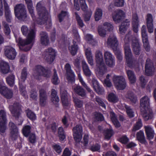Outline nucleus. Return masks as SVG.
Returning a JSON list of instances; mask_svg holds the SVG:
<instances>
[{
	"instance_id": "nucleus-12",
	"label": "nucleus",
	"mask_w": 156,
	"mask_h": 156,
	"mask_svg": "<svg viewBox=\"0 0 156 156\" xmlns=\"http://www.w3.org/2000/svg\"><path fill=\"white\" fill-rule=\"evenodd\" d=\"M7 123L6 112L3 110H1L0 111V132L1 133L5 132L6 129Z\"/></svg>"
},
{
	"instance_id": "nucleus-34",
	"label": "nucleus",
	"mask_w": 156,
	"mask_h": 156,
	"mask_svg": "<svg viewBox=\"0 0 156 156\" xmlns=\"http://www.w3.org/2000/svg\"><path fill=\"white\" fill-rule=\"evenodd\" d=\"M130 25V21L127 19L125 20L122 23L120 26L119 30L121 34L124 33L126 30L127 28Z\"/></svg>"
},
{
	"instance_id": "nucleus-64",
	"label": "nucleus",
	"mask_w": 156,
	"mask_h": 156,
	"mask_svg": "<svg viewBox=\"0 0 156 156\" xmlns=\"http://www.w3.org/2000/svg\"><path fill=\"white\" fill-rule=\"evenodd\" d=\"M96 101L98 104L102 108L106 109V106L102 99L98 97H96Z\"/></svg>"
},
{
	"instance_id": "nucleus-13",
	"label": "nucleus",
	"mask_w": 156,
	"mask_h": 156,
	"mask_svg": "<svg viewBox=\"0 0 156 156\" xmlns=\"http://www.w3.org/2000/svg\"><path fill=\"white\" fill-rule=\"evenodd\" d=\"M0 93L8 99L11 98L13 95L12 90L6 87L3 81L0 82Z\"/></svg>"
},
{
	"instance_id": "nucleus-10",
	"label": "nucleus",
	"mask_w": 156,
	"mask_h": 156,
	"mask_svg": "<svg viewBox=\"0 0 156 156\" xmlns=\"http://www.w3.org/2000/svg\"><path fill=\"white\" fill-rule=\"evenodd\" d=\"M107 44L108 47L112 48L114 51H117L118 41L114 34H112L109 36L107 41Z\"/></svg>"
},
{
	"instance_id": "nucleus-29",
	"label": "nucleus",
	"mask_w": 156,
	"mask_h": 156,
	"mask_svg": "<svg viewBox=\"0 0 156 156\" xmlns=\"http://www.w3.org/2000/svg\"><path fill=\"white\" fill-rule=\"evenodd\" d=\"M82 66L84 74L87 77H90L92 74V73L85 60L82 62Z\"/></svg>"
},
{
	"instance_id": "nucleus-33",
	"label": "nucleus",
	"mask_w": 156,
	"mask_h": 156,
	"mask_svg": "<svg viewBox=\"0 0 156 156\" xmlns=\"http://www.w3.org/2000/svg\"><path fill=\"white\" fill-rule=\"evenodd\" d=\"M40 34L41 44L45 46L48 45L49 40L48 35L47 33L45 32H41Z\"/></svg>"
},
{
	"instance_id": "nucleus-51",
	"label": "nucleus",
	"mask_w": 156,
	"mask_h": 156,
	"mask_svg": "<svg viewBox=\"0 0 156 156\" xmlns=\"http://www.w3.org/2000/svg\"><path fill=\"white\" fill-rule=\"evenodd\" d=\"M58 134L60 140L63 141L66 138L64 132L62 127H60L58 128Z\"/></svg>"
},
{
	"instance_id": "nucleus-44",
	"label": "nucleus",
	"mask_w": 156,
	"mask_h": 156,
	"mask_svg": "<svg viewBox=\"0 0 156 156\" xmlns=\"http://www.w3.org/2000/svg\"><path fill=\"white\" fill-rule=\"evenodd\" d=\"M148 59L147 58V61ZM155 70V68L153 65L150 66L147 63V76H152L154 75Z\"/></svg>"
},
{
	"instance_id": "nucleus-40",
	"label": "nucleus",
	"mask_w": 156,
	"mask_h": 156,
	"mask_svg": "<svg viewBox=\"0 0 156 156\" xmlns=\"http://www.w3.org/2000/svg\"><path fill=\"white\" fill-rule=\"evenodd\" d=\"M73 44L71 46H69V51L72 55L74 56L76 54L78 50V46L76 44V41L74 40L73 41Z\"/></svg>"
},
{
	"instance_id": "nucleus-49",
	"label": "nucleus",
	"mask_w": 156,
	"mask_h": 156,
	"mask_svg": "<svg viewBox=\"0 0 156 156\" xmlns=\"http://www.w3.org/2000/svg\"><path fill=\"white\" fill-rule=\"evenodd\" d=\"M137 138L138 140L141 143H143L145 142V139L144 132L140 130L136 134Z\"/></svg>"
},
{
	"instance_id": "nucleus-18",
	"label": "nucleus",
	"mask_w": 156,
	"mask_h": 156,
	"mask_svg": "<svg viewBox=\"0 0 156 156\" xmlns=\"http://www.w3.org/2000/svg\"><path fill=\"white\" fill-rule=\"evenodd\" d=\"M46 57L47 61L51 64L54 61L56 55V52L52 48H48L46 51Z\"/></svg>"
},
{
	"instance_id": "nucleus-37",
	"label": "nucleus",
	"mask_w": 156,
	"mask_h": 156,
	"mask_svg": "<svg viewBox=\"0 0 156 156\" xmlns=\"http://www.w3.org/2000/svg\"><path fill=\"white\" fill-rule=\"evenodd\" d=\"M126 72L130 83L131 84L134 83L136 81V77L133 72L129 70H127Z\"/></svg>"
},
{
	"instance_id": "nucleus-20",
	"label": "nucleus",
	"mask_w": 156,
	"mask_h": 156,
	"mask_svg": "<svg viewBox=\"0 0 156 156\" xmlns=\"http://www.w3.org/2000/svg\"><path fill=\"white\" fill-rule=\"evenodd\" d=\"M140 104L141 115L145 120L146 117V96L141 99Z\"/></svg>"
},
{
	"instance_id": "nucleus-43",
	"label": "nucleus",
	"mask_w": 156,
	"mask_h": 156,
	"mask_svg": "<svg viewBox=\"0 0 156 156\" xmlns=\"http://www.w3.org/2000/svg\"><path fill=\"white\" fill-rule=\"evenodd\" d=\"M51 100L53 104H56L59 101V98L57 96L56 91L53 89L51 90Z\"/></svg>"
},
{
	"instance_id": "nucleus-48",
	"label": "nucleus",
	"mask_w": 156,
	"mask_h": 156,
	"mask_svg": "<svg viewBox=\"0 0 156 156\" xmlns=\"http://www.w3.org/2000/svg\"><path fill=\"white\" fill-rule=\"evenodd\" d=\"M102 16V10L100 8H97L95 13V19L96 21H98L101 18Z\"/></svg>"
},
{
	"instance_id": "nucleus-53",
	"label": "nucleus",
	"mask_w": 156,
	"mask_h": 156,
	"mask_svg": "<svg viewBox=\"0 0 156 156\" xmlns=\"http://www.w3.org/2000/svg\"><path fill=\"white\" fill-rule=\"evenodd\" d=\"M54 75L52 79V83L55 85H57L59 83V80L57 74L56 70L55 69L54 70Z\"/></svg>"
},
{
	"instance_id": "nucleus-50",
	"label": "nucleus",
	"mask_w": 156,
	"mask_h": 156,
	"mask_svg": "<svg viewBox=\"0 0 156 156\" xmlns=\"http://www.w3.org/2000/svg\"><path fill=\"white\" fill-rule=\"evenodd\" d=\"M19 87L20 91L21 92V94L25 98H27L28 96L27 92L25 90V87L23 86L22 84H21L20 83H19Z\"/></svg>"
},
{
	"instance_id": "nucleus-32",
	"label": "nucleus",
	"mask_w": 156,
	"mask_h": 156,
	"mask_svg": "<svg viewBox=\"0 0 156 156\" xmlns=\"http://www.w3.org/2000/svg\"><path fill=\"white\" fill-rule=\"evenodd\" d=\"M86 57L88 63L91 66L94 65L93 55L90 48L86 49L85 50Z\"/></svg>"
},
{
	"instance_id": "nucleus-14",
	"label": "nucleus",
	"mask_w": 156,
	"mask_h": 156,
	"mask_svg": "<svg viewBox=\"0 0 156 156\" xmlns=\"http://www.w3.org/2000/svg\"><path fill=\"white\" fill-rule=\"evenodd\" d=\"M74 139L76 142H79L81 140L82 136V128L80 125H77L73 129Z\"/></svg>"
},
{
	"instance_id": "nucleus-31",
	"label": "nucleus",
	"mask_w": 156,
	"mask_h": 156,
	"mask_svg": "<svg viewBox=\"0 0 156 156\" xmlns=\"http://www.w3.org/2000/svg\"><path fill=\"white\" fill-rule=\"evenodd\" d=\"M93 83L94 88L96 92L99 94H103L104 93V89L102 87L100 86L98 81L94 80Z\"/></svg>"
},
{
	"instance_id": "nucleus-26",
	"label": "nucleus",
	"mask_w": 156,
	"mask_h": 156,
	"mask_svg": "<svg viewBox=\"0 0 156 156\" xmlns=\"http://www.w3.org/2000/svg\"><path fill=\"white\" fill-rule=\"evenodd\" d=\"M3 3L5 10V14L6 20L8 22H11L12 16L9 7L5 0H3Z\"/></svg>"
},
{
	"instance_id": "nucleus-57",
	"label": "nucleus",
	"mask_w": 156,
	"mask_h": 156,
	"mask_svg": "<svg viewBox=\"0 0 156 156\" xmlns=\"http://www.w3.org/2000/svg\"><path fill=\"white\" fill-rule=\"evenodd\" d=\"M27 115L28 118L32 120H34L36 119L35 114L31 110L28 109L26 110Z\"/></svg>"
},
{
	"instance_id": "nucleus-22",
	"label": "nucleus",
	"mask_w": 156,
	"mask_h": 156,
	"mask_svg": "<svg viewBox=\"0 0 156 156\" xmlns=\"http://www.w3.org/2000/svg\"><path fill=\"white\" fill-rule=\"evenodd\" d=\"M40 104L41 106H44L46 104L47 96L45 90L41 88L39 90Z\"/></svg>"
},
{
	"instance_id": "nucleus-16",
	"label": "nucleus",
	"mask_w": 156,
	"mask_h": 156,
	"mask_svg": "<svg viewBox=\"0 0 156 156\" xmlns=\"http://www.w3.org/2000/svg\"><path fill=\"white\" fill-rule=\"evenodd\" d=\"M5 55L9 59H14L17 54L15 48L11 46H7L4 48Z\"/></svg>"
},
{
	"instance_id": "nucleus-3",
	"label": "nucleus",
	"mask_w": 156,
	"mask_h": 156,
	"mask_svg": "<svg viewBox=\"0 0 156 156\" xmlns=\"http://www.w3.org/2000/svg\"><path fill=\"white\" fill-rule=\"evenodd\" d=\"M131 31H129L125 36L124 39V48L127 66L130 68L135 69L138 68L139 64L137 61L133 58L129 47V42L131 38Z\"/></svg>"
},
{
	"instance_id": "nucleus-45",
	"label": "nucleus",
	"mask_w": 156,
	"mask_h": 156,
	"mask_svg": "<svg viewBox=\"0 0 156 156\" xmlns=\"http://www.w3.org/2000/svg\"><path fill=\"white\" fill-rule=\"evenodd\" d=\"M15 76L12 74L9 75L6 78V81L8 84L10 86H13L15 81Z\"/></svg>"
},
{
	"instance_id": "nucleus-25",
	"label": "nucleus",
	"mask_w": 156,
	"mask_h": 156,
	"mask_svg": "<svg viewBox=\"0 0 156 156\" xmlns=\"http://www.w3.org/2000/svg\"><path fill=\"white\" fill-rule=\"evenodd\" d=\"M153 19L151 14H147V28L148 32L151 33L153 32Z\"/></svg>"
},
{
	"instance_id": "nucleus-19",
	"label": "nucleus",
	"mask_w": 156,
	"mask_h": 156,
	"mask_svg": "<svg viewBox=\"0 0 156 156\" xmlns=\"http://www.w3.org/2000/svg\"><path fill=\"white\" fill-rule=\"evenodd\" d=\"M125 12L122 10H118L113 15V20L116 23H119L125 17Z\"/></svg>"
},
{
	"instance_id": "nucleus-55",
	"label": "nucleus",
	"mask_w": 156,
	"mask_h": 156,
	"mask_svg": "<svg viewBox=\"0 0 156 156\" xmlns=\"http://www.w3.org/2000/svg\"><path fill=\"white\" fill-rule=\"evenodd\" d=\"M112 74H108L106 76V79L105 80L104 84L108 87H110L112 86V83L109 79Z\"/></svg>"
},
{
	"instance_id": "nucleus-61",
	"label": "nucleus",
	"mask_w": 156,
	"mask_h": 156,
	"mask_svg": "<svg viewBox=\"0 0 156 156\" xmlns=\"http://www.w3.org/2000/svg\"><path fill=\"white\" fill-rule=\"evenodd\" d=\"M52 147L53 150L58 154H60L62 152V147L58 144H53Z\"/></svg>"
},
{
	"instance_id": "nucleus-17",
	"label": "nucleus",
	"mask_w": 156,
	"mask_h": 156,
	"mask_svg": "<svg viewBox=\"0 0 156 156\" xmlns=\"http://www.w3.org/2000/svg\"><path fill=\"white\" fill-rule=\"evenodd\" d=\"M65 69L67 74V79L69 83H73L75 81V75L72 70L70 65L66 63L65 65Z\"/></svg>"
},
{
	"instance_id": "nucleus-8",
	"label": "nucleus",
	"mask_w": 156,
	"mask_h": 156,
	"mask_svg": "<svg viewBox=\"0 0 156 156\" xmlns=\"http://www.w3.org/2000/svg\"><path fill=\"white\" fill-rule=\"evenodd\" d=\"M9 108L13 116H15L17 120L19 119L20 120V123L18 124L21 125L23 121L20 115L21 110L20 104L17 103H15L12 105H9Z\"/></svg>"
},
{
	"instance_id": "nucleus-28",
	"label": "nucleus",
	"mask_w": 156,
	"mask_h": 156,
	"mask_svg": "<svg viewBox=\"0 0 156 156\" xmlns=\"http://www.w3.org/2000/svg\"><path fill=\"white\" fill-rule=\"evenodd\" d=\"M0 69L2 73H8L10 71V66L8 63L4 61H1L0 63Z\"/></svg>"
},
{
	"instance_id": "nucleus-41",
	"label": "nucleus",
	"mask_w": 156,
	"mask_h": 156,
	"mask_svg": "<svg viewBox=\"0 0 156 156\" xmlns=\"http://www.w3.org/2000/svg\"><path fill=\"white\" fill-rule=\"evenodd\" d=\"M141 34L142 41L145 49L146 48V27L144 25L141 28Z\"/></svg>"
},
{
	"instance_id": "nucleus-15",
	"label": "nucleus",
	"mask_w": 156,
	"mask_h": 156,
	"mask_svg": "<svg viewBox=\"0 0 156 156\" xmlns=\"http://www.w3.org/2000/svg\"><path fill=\"white\" fill-rule=\"evenodd\" d=\"M79 1L82 10L86 12L83 15L84 20L85 22L88 21L90 19L92 13L91 11H87L88 7L85 0H79Z\"/></svg>"
},
{
	"instance_id": "nucleus-4",
	"label": "nucleus",
	"mask_w": 156,
	"mask_h": 156,
	"mask_svg": "<svg viewBox=\"0 0 156 156\" xmlns=\"http://www.w3.org/2000/svg\"><path fill=\"white\" fill-rule=\"evenodd\" d=\"M95 56L96 74L99 76H102L107 72V69L103 60L102 53L99 50H97L96 51Z\"/></svg>"
},
{
	"instance_id": "nucleus-54",
	"label": "nucleus",
	"mask_w": 156,
	"mask_h": 156,
	"mask_svg": "<svg viewBox=\"0 0 156 156\" xmlns=\"http://www.w3.org/2000/svg\"><path fill=\"white\" fill-rule=\"evenodd\" d=\"M142 126V124L141 120L140 119H138V121L134 125L132 129V131H135L138 130L140 129Z\"/></svg>"
},
{
	"instance_id": "nucleus-62",
	"label": "nucleus",
	"mask_w": 156,
	"mask_h": 156,
	"mask_svg": "<svg viewBox=\"0 0 156 156\" xmlns=\"http://www.w3.org/2000/svg\"><path fill=\"white\" fill-rule=\"evenodd\" d=\"M75 15L76 16V19L78 25L81 28L83 27L84 26V24L83 20H81V17L78 15L77 12H75Z\"/></svg>"
},
{
	"instance_id": "nucleus-60",
	"label": "nucleus",
	"mask_w": 156,
	"mask_h": 156,
	"mask_svg": "<svg viewBox=\"0 0 156 156\" xmlns=\"http://www.w3.org/2000/svg\"><path fill=\"white\" fill-rule=\"evenodd\" d=\"M2 24L4 27V31L5 34L8 35L10 32V30L8 24L4 21H2Z\"/></svg>"
},
{
	"instance_id": "nucleus-47",
	"label": "nucleus",
	"mask_w": 156,
	"mask_h": 156,
	"mask_svg": "<svg viewBox=\"0 0 156 156\" xmlns=\"http://www.w3.org/2000/svg\"><path fill=\"white\" fill-rule=\"evenodd\" d=\"M124 107L126 110V112L128 116L130 118H132L134 116V112L131 107L127 105H125Z\"/></svg>"
},
{
	"instance_id": "nucleus-24",
	"label": "nucleus",
	"mask_w": 156,
	"mask_h": 156,
	"mask_svg": "<svg viewBox=\"0 0 156 156\" xmlns=\"http://www.w3.org/2000/svg\"><path fill=\"white\" fill-rule=\"evenodd\" d=\"M138 18L136 13L133 15L132 25L133 31L137 33L138 31L139 24Z\"/></svg>"
},
{
	"instance_id": "nucleus-30",
	"label": "nucleus",
	"mask_w": 156,
	"mask_h": 156,
	"mask_svg": "<svg viewBox=\"0 0 156 156\" xmlns=\"http://www.w3.org/2000/svg\"><path fill=\"white\" fill-rule=\"evenodd\" d=\"M73 89L75 92L79 95L82 97H85L86 94L84 89L80 86L76 85L73 87Z\"/></svg>"
},
{
	"instance_id": "nucleus-56",
	"label": "nucleus",
	"mask_w": 156,
	"mask_h": 156,
	"mask_svg": "<svg viewBox=\"0 0 156 156\" xmlns=\"http://www.w3.org/2000/svg\"><path fill=\"white\" fill-rule=\"evenodd\" d=\"M113 131L111 129H106L105 131V139L109 140L112 136Z\"/></svg>"
},
{
	"instance_id": "nucleus-39",
	"label": "nucleus",
	"mask_w": 156,
	"mask_h": 156,
	"mask_svg": "<svg viewBox=\"0 0 156 156\" xmlns=\"http://www.w3.org/2000/svg\"><path fill=\"white\" fill-rule=\"evenodd\" d=\"M107 99L110 102L115 103L118 101V98L115 93H109L107 97Z\"/></svg>"
},
{
	"instance_id": "nucleus-1",
	"label": "nucleus",
	"mask_w": 156,
	"mask_h": 156,
	"mask_svg": "<svg viewBox=\"0 0 156 156\" xmlns=\"http://www.w3.org/2000/svg\"><path fill=\"white\" fill-rule=\"evenodd\" d=\"M27 7L33 20L36 23L41 25L46 23V25H48L49 27H51L50 16L45 7L42 5L41 2H38L37 5L36 9L39 16L37 20L35 16L33 4L27 5Z\"/></svg>"
},
{
	"instance_id": "nucleus-36",
	"label": "nucleus",
	"mask_w": 156,
	"mask_h": 156,
	"mask_svg": "<svg viewBox=\"0 0 156 156\" xmlns=\"http://www.w3.org/2000/svg\"><path fill=\"white\" fill-rule=\"evenodd\" d=\"M110 114L111 120L115 126L116 127H120V124L118 121L115 114L113 111H111Z\"/></svg>"
},
{
	"instance_id": "nucleus-5",
	"label": "nucleus",
	"mask_w": 156,
	"mask_h": 156,
	"mask_svg": "<svg viewBox=\"0 0 156 156\" xmlns=\"http://www.w3.org/2000/svg\"><path fill=\"white\" fill-rule=\"evenodd\" d=\"M112 79L114 86L119 90H123L127 86L125 78L122 76L114 75Z\"/></svg>"
},
{
	"instance_id": "nucleus-7",
	"label": "nucleus",
	"mask_w": 156,
	"mask_h": 156,
	"mask_svg": "<svg viewBox=\"0 0 156 156\" xmlns=\"http://www.w3.org/2000/svg\"><path fill=\"white\" fill-rule=\"evenodd\" d=\"M33 75L34 78L38 80L41 79L42 76L44 77H49L50 76V73L48 71L40 65L35 66L33 72Z\"/></svg>"
},
{
	"instance_id": "nucleus-58",
	"label": "nucleus",
	"mask_w": 156,
	"mask_h": 156,
	"mask_svg": "<svg viewBox=\"0 0 156 156\" xmlns=\"http://www.w3.org/2000/svg\"><path fill=\"white\" fill-rule=\"evenodd\" d=\"M106 65L109 67L112 68L115 65V58L105 60Z\"/></svg>"
},
{
	"instance_id": "nucleus-27",
	"label": "nucleus",
	"mask_w": 156,
	"mask_h": 156,
	"mask_svg": "<svg viewBox=\"0 0 156 156\" xmlns=\"http://www.w3.org/2000/svg\"><path fill=\"white\" fill-rule=\"evenodd\" d=\"M78 76L79 81L81 83L82 86L85 88L88 92L90 93L91 97H93L94 96V94L92 90L88 86H87V84L84 81L80 72H79L78 73Z\"/></svg>"
},
{
	"instance_id": "nucleus-9",
	"label": "nucleus",
	"mask_w": 156,
	"mask_h": 156,
	"mask_svg": "<svg viewBox=\"0 0 156 156\" xmlns=\"http://www.w3.org/2000/svg\"><path fill=\"white\" fill-rule=\"evenodd\" d=\"M113 29V26L110 23L106 22L102 26H99L98 28V32L100 36L102 37H105L106 31L111 30Z\"/></svg>"
},
{
	"instance_id": "nucleus-2",
	"label": "nucleus",
	"mask_w": 156,
	"mask_h": 156,
	"mask_svg": "<svg viewBox=\"0 0 156 156\" xmlns=\"http://www.w3.org/2000/svg\"><path fill=\"white\" fill-rule=\"evenodd\" d=\"M21 31L23 35L27 36V39L23 40L21 38H17V35L14 34L16 41L21 46L29 44L24 49L25 50L27 51L29 50L32 47L36 37V32L34 29H28L25 25L22 26Z\"/></svg>"
},
{
	"instance_id": "nucleus-63",
	"label": "nucleus",
	"mask_w": 156,
	"mask_h": 156,
	"mask_svg": "<svg viewBox=\"0 0 156 156\" xmlns=\"http://www.w3.org/2000/svg\"><path fill=\"white\" fill-rule=\"evenodd\" d=\"M105 60L114 58L115 57L109 51H106L105 52L104 54Z\"/></svg>"
},
{
	"instance_id": "nucleus-42",
	"label": "nucleus",
	"mask_w": 156,
	"mask_h": 156,
	"mask_svg": "<svg viewBox=\"0 0 156 156\" xmlns=\"http://www.w3.org/2000/svg\"><path fill=\"white\" fill-rule=\"evenodd\" d=\"M149 99L147 97V102ZM154 113L152 110L149 105L147 103V121L149 119H151L153 118Z\"/></svg>"
},
{
	"instance_id": "nucleus-52",
	"label": "nucleus",
	"mask_w": 156,
	"mask_h": 156,
	"mask_svg": "<svg viewBox=\"0 0 156 156\" xmlns=\"http://www.w3.org/2000/svg\"><path fill=\"white\" fill-rule=\"evenodd\" d=\"M31 128L30 126L28 125L25 126L23 127L22 131L25 136L27 137L29 136Z\"/></svg>"
},
{
	"instance_id": "nucleus-6",
	"label": "nucleus",
	"mask_w": 156,
	"mask_h": 156,
	"mask_svg": "<svg viewBox=\"0 0 156 156\" xmlns=\"http://www.w3.org/2000/svg\"><path fill=\"white\" fill-rule=\"evenodd\" d=\"M16 16L20 20L25 21L27 17L25 5L22 4H17L14 7Z\"/></svg>"
},
{
	"instance_id": "nucleus-59",
	"label": "nucleus",
	"mask_w": 156,
	"mask_h": 156,
	"mask_svg": "<svg viewBox=\"0 0 156 156\" xmlns=\"http://www.w3.org/2000/svg\"><path fill=\"white\" fill-rule=\"evenodd\" d=\"M73 101L76 107L81 108L83 106V102L76 97H73Z\"/></svg>"
},
{
	"instance_id": "nucleus-35",
	"label": "nucleus",
	"mask_w": 156,
	"mask_h": 156,
	"mask_svg": "<svg viewBox=\"0 0 156 156\" xmlns=\"http://www.w3.org/2000/svg\"><path fill=\"white\" fill-rule=\"evenodd\" d=\"M125 96L126 98L129 100L132 103L136 104L138 101L137 97L131 91H128Z\"/></svg>"
},
{
	"instance_id": "nucleus-11",
	"label": "nucleus",
	"mask_w": 156,
	"mask_h": 156,
	"mask_svg": "<svg viewBox=\"0 0 156 156\" xmlns=\"http://www.w3.org/2000/svg\"><path fill=\"white\" fill-rule=\"evenodd\" d=\"M9 126L10 131L9 137L12 140H15L17 139L19 135L18 129L15 124L10 122L9 124Z\"/></svg>"
},
{
	"instance_id": "nucleus-21",
	"label": "nucleus",
	"mask_w": 156,
	"mask_h": 156,
	"mask_svg": "<svg viewBox=\"0 0 156 156\" xmlns=\"http://www.w3.org/2000/svg\"><path fill=\"white\" fill-rule=\"evenodd\" d=\"M133 50L136 55H138L140 51V48L138 37H133L132 39Z\"/></svg>"
},
{
	"instance_id": "nucleus-46",
	"label": "nucleus",
	"mask_w": 156,
	"mask_h": 156,
	"mask_svg": "<svg viewBox=\"0 0 156 156\" xmlns=\"http://www.w3.org/2000/svg\"><path fill=\"white\" fill-rule=\"evenodd\" d=\"M27 73V69L24 68L22 70L21 73V79L20 81L19 84L20 83L22 84V82H24L26 79Z\"/></svg>"
},
{
	"instance_id": "nucleus-23",
	"label": "nucleus",
	"mask_w": 156,
	"mask_h": 156,
	"mask_svg": "<svg viewBox=\"0 0 156 156\" xmlns=\"http://www.w3.org/2000/svg\"><path fill=\"white\" fill-rule=\"evenodd\" d=\"M61 98L63 105L64 106H69L70 104V101L68 99V94L65 90L60 91Z\"/></svg>"
},
{
	"instance_id": "nucleus-38",
	"label": "nucleus",
	"mask_w": 156,
	"mask_h": 156,
	"mask_svg": "<svg viewBox=\"0 0 156 156\" xmlns=\"http://www.w3.org/2000/svg\"><path fill=\"white\" fill-rule=\"evenodd\" d=\"M155 134L154 131L151 127L147 126V139L149 140L152 139Z\"/></svg>"
}]
</instances>
